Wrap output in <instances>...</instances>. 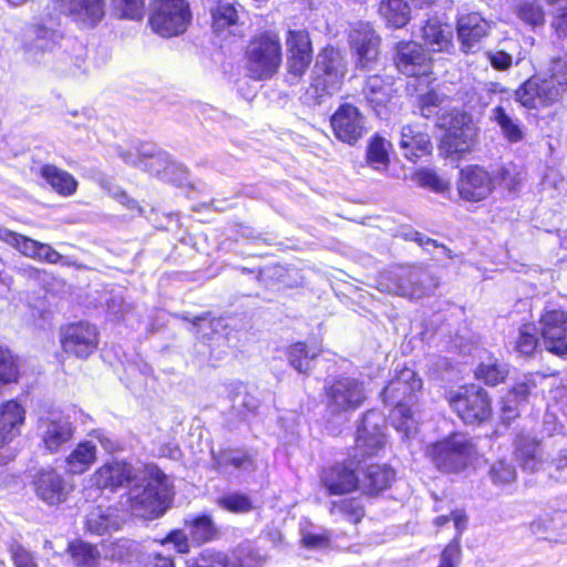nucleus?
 Returning a JSON list of instances; mask_svg holds the SVG:
<instances>
[{
	"label": "nucleus",
	"instance_id": "1",
	"mask_svg": "<svg viewBox=\"0 0 567 567\" xmlns=\"http://www.w3.org/2000/svg\"><path fill=\"white\" fill-rule=\"evenodd\" d=\"M422 388V381L411 369H403L392 379L382 392L383 401L394 405L390 420L398 432L402 433V440L413 437L417 432V421L414 417L413 405L416 402V393Z\"/></svg>",
	"mask_w": 567,
	"mask_h": 567
},
{
	"label": "nucleus",
	"instance_id": "2",
	"mask_svg": "<svg viewBox=\"0 0 567 567\" xmlns=\"http://www.w3.org/2000/svg\"><path fill=\"white\" fill-rule=\"evenodd\" d=\"M167 496L165 475L157 466L146 465L128 491L132 514L144 519H154L165 512Z\"/></svg>",
	"mask_w": 567,
	"mask_h": 567
},
{
	"label": "nucleus",
	"instance_id": "3",
	"mask_svg": "<svg viewBox=\"0 0 567 567\" xmlns=\"http://www.w3.org/2000/svg\"><path fill=\"white\" fill-rule=\"evenodd\" d=\"M437 287V278L426 268L417 266H398L380 272L377 278L379 291L409 299L430 296Z\"/></svg>",
	"mask_w": 567,
	"mask_h": 567
},
{
	"label": "nucleus",
	"instance_id": "4",
	"mask_svg": "<svg viewBox=\"0 0 567 567\" xmlns=\"http://www.w3.org/2000/svg\"><path fill=\"white\" fill-rule=\"evenodd\" d=\"M347 71V62L340 51L326 48L318 54L310 86L317 104L341 90Z\"/></svg>",
	"mask_w": 567,
	"mask_h": 567
},
{
	"label": "nucleus",
	"instance_id": "5",
	"mask_svg": "<svg viewBox=\"0 0 567 567\" xmlns=\"http://www.w3.org/2000/svg\"><path fill=\"white\" fill-rule=\"evenodd\" d=\"M426 455L444 473H458L478 455L476 443L465 434L456 433L427 446Z\"/></svg>",
	"mask_w": 567,
	"mask_h": 567
},
{
	"label": "nucleus",
	"instance_id": "6",
	"mask_svg": "<svg viewBox=\"0 0 567 567\" xmlns=\"http://www.w3.org/2000/svg\"><path fill=\"white\" fill-rule=\"evenodd\" d=\"M192 21V12L186 0H152L148 24L163 38L183 34Z\"/></svg>",
	"mask_w": 567,
	"mask_h": 567
},
{
	"label": "nucleus",
	"instance_id": "7",
	"mask_svg": "<svg viewBox=\"0 0 567 567\" xmlns=\"http://www.w3.org/2000/svg\"><path fill=\"white\" fill-rule=\"evenodd\" d=\"M247 70L251 78L272 76L281 63V44L276 33L265 32L252 39L247 48Z\"/></svg>",
	"mask_w": 567,
	"mask_h": 567
},
{
	"label": "nucleus",
	"instance_id": "8",
	"mask_svg": "<svg viewBox=\"0 0 567 567\" xmlns=\"http://www.w3.org/2000/svg\"><path fill=\"white\" fill-rule=\"evenodd\" d=\"M327 410L332 415L359 409L367 400L364 383L352 377H340L326 386Z\"/></svg>",
	"mask_w": 567,
	"mask_h": 567
},
{
	"label": "nucleus",
	"instance_id": "9",
	"mask_svg": "<svg viewBox=\"0 0 567 567\" xmlns=\"http://www.w3.org/2000/svg\"><path fill=\"white\" fill-rule=\"evenodd\" d=\"M449 402L467 424L481 423L491 416V400L487 392L475 385L450 393Z\"/></svg>",
	"mask_w": 567,
	"mask_h": 567
},
{
	"label": "nucleus",
	"instance_id": "10",
	"mask_svg": "<svg viewBox=\"0 0 567 567\" xmlns=\"http://www.w3.org/2000/svg\"><path fill=\"white\" fill-rule=\"evenodd\" d=\"M75 427L69 416L58 411H50L39 416L37 434L41 439L43 447L50 453H56L70 442Z\"/></svg>",
	"mask_w": 567,
	"mask_h": 567
},
{
	"label": "nucleus",
	"instance_id": "11",
	"mask_svg": "<svg viewBox=\"0 0 567 567\" xmlns=\"http://www.w3.org/2000/svg\"><path fill=\"white\" fill-rule=\"evenodd\" d=\"M61 343L66 353L85 359L97 348V329L84 321L69 324L62 331Z\"/></svg>",
	"mask_w": 567,
	"mask_h": 567
},
{
	"label": "nucleus",
	"instance_id": "12",
	"mask_svg": "<svg viewBox=\"0 0 567 567\" xmlns=\"http://www.w3.org/2000/svg\"><path fill=\"white\" fill-rule=\"evenodd\" d=\"M336 137L350 145L355 144L365 133L364 116L350 103L341 104L331 116Z\"/></svg>",
	"mask_w": 567,
	"mask_h": 567
},
{
	"label": "nucleus",
	"instance_id": "13",
	"mask_svg": "<svg viewBox=\"0 0 567 567\" xmlns=\"http://www.w3.org/2000/svg\"><path fill=\"white\" fill-rule=\"evenodd\" d=\"M539 330L545 348L553 353H567V312L545 310L539 319Z\"/></svg>",
	"mask_w": 567,
	"mask_h": 567
},
{
	"label": "nucleus",
	"instance_id": "14",
	"mask_svg": "<svg viewBox=\"0 0 567 567\" xmlns=\"http://www.w3.org/2000/svg\"><path fill=\"white\" fill-rule=\"evenodd\" d=\"M460 197L467 202H480L493 192V178L478 165H470L461 169L457 182Z\"/></svg>",
	"mask_w": 567,
	"mask_h": 567
},
{
	"label": "nucleus",
	"instance_id": "15",
	"mask_svg": "<svg viewBox=\"0 0 567 567\" xmlns=\"http://www.w3.org/2000/svg\"><path fill=\"white\" fill-rule=\"evenodd\" d=\"M381 422V416L375 412L364 414L357 432L354 457L374 455L384 446L385 439Z\"/></svg>",
	"mask_w": 567,
	"mask_h": 567
},
{
	"label": "nucleus",
	"instance_id": "16",
	"mask_svg": "<svg viewBox=\"0 0 567 567\" xmlns=\"http://www.w3.org/2000/svg\"><path fill=\"white\" fill-rule=\"evenodd\" d=\"M142 468L136 470L125 461H111L99 467L92 475L93 485L99 488L116 489L125 483L136 482Z\"/></svg>",
	"mask_w": 567,
	"mask_h": 567
},
{
	"label": "nucleus",
	"instance_id": "17",
	"mask_svg": "<svg viewBox=\"0 0 567 567\" xmlns=\"http://www.w3.org/2000/svg\"><path fill=\"white\" fill-rule=\"evenodd\" d=\"M394 62L398 70L408 76H420L430 72L431 60L421 44L408 41L396 45Z\"/></svg>",
	"mask_w": 567,
	"mask_h": 567
},
{
	"label": "nucleus",
	"instance_id": "18",
	"mask_svg": "<svg viewBox=\"0 0 567 567\" xmlns=\"http://www.w3.org/2000/svg\"><path fill=\"white\" fill-rule=\"evenodd\" d=\"M55 8L68 16H71L78 23L93 28L97 25L105 16L104 0H52Z\"/></svg>",
	"mask_w": 567,
	"mask_h": 567
},
{
	"label": "nucleus",
	"instance_id": "19",
	"mask_svg": "<svg viewBox=\"0 0 567 567\" xmlns=\"http://www.w3.org/2000/svg\"><path fill=\"white\" fill-rule=\"evenodd\" d=\"M289 72L302 75L312 60V45L306 30H289L286 38Z\"/></svg>",
	"mask_w": 567,
	"mask_h": 567
},
{
	"label": "nucleus",
	"instance_id": "20",
	"mask_svg": "<svg viewBox=\"0 0 567 567\" xmlns=\"http://www.w3.org/2000/svg\"><path fill=\"white\" fill-rule=\"evenodd\" d=\"M37 496L48 505L64 503L71 486L53 470H41L33 481Z\"/></svg>",
	"mask_w": 567,
	"mask_h": 567
},
{
	"label": "nucleus",
	"instance_id": "21",
	"mask_svg": "<svg viewBox=\"0 0 567 567\" xmlns=\"http://www.w3.org/2000/svg\"><path fill=\"white\" fill-rule=\"evenodd\" d=\"M456 30L462 51L475 52L482 39L487 35L488 23L478 13L463 14Z\"/></svg>",
	"mask_w": 567,
	"mask_h": 567
},
{
	"label": "nucleus",
	"instance_id": "22",
	"mask_svg": "<svg viewBox=\"0 0 567 567\" xmlns=\"http://www.w3.org/2000/svg\"><path fill=\"white\" fill-rule=\"evenodd\" d=\"M320 484L329 495H342L359 488V477L352 468L337 464L322 471Z\"/></svg>",
	"mask_w": 567,
	"mask_h": 567
},
{
	"label": "nucleus",
	"instance_id": "23",
	"mask_svg": "<svg viewBox=\"0 0 567 567\" xmlns=\"http://www.w3.org/2000/svg\"><path fill=\"white\" fill-rule=\"evenodd\" d=\"M61 39L60 34L43 25H32L25 33V53L33 62H41L42 56L51 52Z\"/></svg>",
	"mask_w": 567,
	"mask_h": 567
},
{
	"label": "nucleus",
	"instance_id": "24",
	"mask_svg": "<svg viewBox=\"0 0 567 567\" xmlns=\"http://www.w3.org/2000/svg\"><path fill=\"white\" fill-rule=\"evenodd\" d=\"M393 93L392 82L381 74L369 75L362 89V95L371 109L381 115L391 102Z\"/></svg>",
	"mask_w": 567,
	"mask_h": 567
},
{
	"label": "nucleus",
	"instance_id": "25",
	"mask_svg": "<svg viewBox=\"0 0 567 567\" xmlns=\"http://www.w3.org/2000/svg\"><path fill=\"white\" fill-rule=\"evenodd\" d=\"M514 455L524 471L535 472L543 463L540 442L526 433H518L514 440Z\"/></svg>",
	"mask_w": 567,
	"mask_h": 567
},
{
	"label": "nucleus",
	"instance_id": "26",
	"mask_svg": "<svg viewBox=\"0 0 567 567\" xmlns=\"http://www.w3.org/2000/svg\"><path fill=\"white\" fill-rule=\"evenodd\" d=\"M516 100L525 107L533 109L540 104H547L557 101V91L548 87L543 80L530 78L522 84L515 92Z\"/></svg>",
	"mask_w": 567,
	"mask_h": 567
},
{
	"label": "nucleus",
	"instance_id": "27",
	"mask_svg": "<svg viewBox=\"0 0 567 567\" xmlns=\"http://www.w3.org/2000/svg\"><path fill=\"white\" fill-rule=\"evenodd\" d=\"M456 124L449 127L445 135V143L449 150L454 153H465L471 150L475 140V128L467 116L455 117Z\"/></svg>",
	"mask_w": 567,
	"mask_h": 567
},
{
	"label": "nucleus",
	"instance_id": "28",
	"mask_svg": "<svg viewBox=\"0 0 567 567\" xmlns=\"http://www.w3.org/2000/svg\"><path fill=\"white\" fill-rule=\"evenodd\" d=\"M400 147L406 158L415 161L417 157L430 154L432 144L426 133L406 125L401 130Z\"/></svg>",
	"mask_w": 567,
	"mask_h": 567
},
{
	"label": "nucleus",
	"instance_id": "29",
	"mask_svg": "<svg viewBox=\"0 0 567 567\" xmlns=\"http://www.w3.org/2000/svg\"><path fill=\"white\" fill-rule=\"evenodd\" d=\"M394 478V471L386 465L371 464L359 478V489L365 494L377 495L388 488Z\"/></svg>",
	"mask_w": 567,
	"mask_h": 567
},
{
	"label": "nucleus",
	"instance_id": "30",
	"mask_svg": "<svg viewBox=\"0 0 567 567\" xmlns=\"http://www.w3.org/2000/svg\"><path fill=\"white\" fill-rule=\"evenodd\" d=\"M25 420L24 408L14 400H9L0 408V437L13 440L20 433Z\"/></svg>",
	"mask_w": 567,
	"mask_h": 567
},
{
	"label": "nucleus",
	"instance_id": "31",
	"mask_svg": "<svg viewBox=\"0 0 567 567\" xmlns=\"http://www.w3.org/2000/svg\"><path fill=\"white\" fill-rule=\"evenodd\" d=\"M39 174L61 196H71L78 189V181L74 176L54 165L45 164L41 166Z\"/></svg>",
	"mask_w": 567,
	"mask_h": 567
},
{
	"label": "nucleus",
	"instance_id": "32",
	"mask_svg": "<svg viewBox=\"0 0 567 567\" xmlns=\"http://www.w3.org/2000/svg\"><path fill=\"white\" fill-rule=\"evenodd\" d=\"M452 28L441 23L436 18L429 19L422 28V39L434 52L447 51L452 45Z\"/></svg>",
	"mask_w": 567,
	"mask_h": 567
},
{
	"label": "nucleus",
	"instance_id": "33",
	"mask_svg": "<svg viewBox=\"0 0 567 567\" xmlns=\"http://www.w3.org/2000/svg\"><path fill=\"white\" fill-rule=\"evenodd\" d=\"M95 461V444L90 441L81 442L65 458L66 471L71 474H83Z\"/></svg>",
	"mask_w": 567,
	"mask_h": 567
},
{
	"label": "nucleus",
	"instance_id": "34",
	"mask_svg": "<svg viewBox=\"0 0 567 567\" xmlns=\"http://www.w3.org/2000/svg\"><path fill=\"white\" fill-rule=\"evenodd\" d=\"M101 549L104 559L128 563L138 551V544L128 538L103 540L101 543Z\"/></svg>",
	"mask_w": 567,
	"mask_h": 567
},
{
	"label": "nucleus",
	"instance_id": "35",
	"mask_svg": "<svg viewBox=\"0 0 567 567\" xmlns=\"http://www.w3.org/2000/svg\"><path fill=\"white\" fill-rule=\"evenodd\" d=\"M213 467L220 472H226L228 466H233L236 470H248L252 468V458L240 451L236 450H224L220 452H213Z\"/></svg>",
	"mask_w": 567,
	"mask_h": 567
},
{
	"label": "nucleus",
	"instance_id": "36",
	"mask_svg": "<svg viewBox=\"0 0 567 567\" xmlns=\"http://www.w3.org/2000/svg\"><path fill=\"white\" fill-rule=\"evenodd\" d=\"M69 553L76 567H99L102 549L89 543L79 540L69 545Z\"/></svg>",
	"mask_w": 567,
	"mask_h": 567
},
{
	"label": "nucleus",
	"instance_id": "37",
	"mask_svg": "<svg viewBox=\"0 0 567 567\" xmlns=\"http://www.w3.org/2000/svg\"><path fill=\"white\" fill-rule=\"evenodd\" d=\"M379 12L394 28H402L410 21V7L404 0H382Z\"/></svg>",
	"mask_w": 567,
	"mask_h": 567
},
{
	"label": "nucleus",
	"instance_id": "38",
	"mask_svg": "<svg viewBox=\"0 0 567 567\" xmlns=\"http://www.w3.org/2000/svg\"><path fill=\"white\" fill-rule=\"evenodd\" d=\"M493 118L502 130L504 137L509 143H518L524 138V132L520 124L514 121L502 106L493 110Z\"/></svg>",
	"mask_w": 567,
	"mask_h": 567
},
{
	"label": "nucleus",
	"instance_id": "39",
	"mask_svg": "<svg viewBox=\"0 0 567 567\" xmlns=\"http://www.w3.org/2000/svg\"><path fill=\"white\" fill-rule=\"evenodd\" d=\"M0 240L11 245L18 249L22 255L37 258L40 241L22 236L18 233L11 231L7 228L0 227Z\"/></svg>",
	"mask_w": 567,
	"mask_h": 567
},
{
	"label": "nucleus",
	"instance_id": "40",
	"mask_svg": "<svg viewBox=\"0 0 567 567\" xmlns=\"http://www.w3.org/2000/svg\"><path fill=\"white\" fill-rule=\"evenodd\" d=\"M86 527L89 532L102 535L110 529H117L118 522L110 509L96 508L87 515Z\"/></svg>",
	"mask_w": 567,
	"mask_h": 567
},
{
	"label": "nucleus",
	"instance_id": "41",
	"mask_svg": "<svg viewBox=\"0 0 567 567\" xmlns=\"http://www.w3.org/2000/svg\"><path fill=\"white\" fill-rule=\"evenodd\" d=\"M543 81L548 87L557 91V100L567 90V56L558 58L551 61L549 75Z\"/></svg>",
	"mask_w": 567,
	"mask_h": 567
},
{
	"label": "nucleus",
	"instance_id": "42",
	"mask_svg": "<svg viewBox=\"0 0 567 567\" xmlns=\"http://www.w3.org/2000/svg\"><path fill=\"white\" fill-rule=\"evenodd\" d=\"M111 6L120 19L141 21L145 14V0H111Z\"/></svg>",
	"mask_w": 567,
	"mask_h": 567
},
{
	"label": "nucleus",
	"instance_id": "43",
	"mask_svg": "<svg viewBox=\"0 0 567 567\" xmlns=\"http://www.w3.org/2000/svg\"><path fill=\"white\" fill-rule=\"evenodd\" d=\"M351 43L354 50H362L368 47H379L380 39L368 22H359L350 33Z\"/></svg>",
	"mask_w": 567,
	"mask_h": 567
},
{
	"label": "nucleus",
	"instance_id": "44",
	"mask_svg": "<svg viewBox=\"0 0 567 567\" xmlns=\"http://www.w3.org/2000/svg\"><path fill=\"white\" fill-rule=\"evenodd\" d=\"M367 162L375 169H385L389 165L386 141L383 137L374 136L367 150Z\"/></svg>",
	"mask_w": 567,
	"mask_h": 567
},
{
	"label": "nucleus",
	"instance_id": "45",
	"mask_svg": "<svg viewBox=\"0 0 567 567\" xmlns=\"http://www.w3.org/2000/svg\"><path fill=\"white\" fill-rule=\"evenodd\" d=\"M318 355L317 352L307 349L302 342L292 344L288 352L290 364L300 373H306L310 370L311 361Z\"/></svg>",
	"mask_w": 567,
	"mask_h": 567
},
{
	"label": "nucleus",
	"instance_id": "46",
	"mask_svg": "<svg viewBox=\"0 0 567 567\" xmlns=\"http://www.w3.org/2000/svg\"><path fill=\"white\" fill-rule=\"evenodd\" d=\"M506 375V367L494 359L481 363L476 370L477 379H482L488 385H495L504 381Z\"/></svg>",
	"mask_w": 567,
	"mask_h": 567
},
{
	"label": "nucleus",
	"instance_id": "47",
	"mask_svg": "<svg viewBox=\"0 0 567 567\" xmlns=\"http://www.w3.org/2000/svg\"><path fill=\"white\" fill-rule=\"evenodd\" d=\"M538 347L537 328L533 323L523 324L518 329L515 349L523 355H532Z\"/></svg>",
	"mask_w": 567,
	"mask_h": 567
},
{
	"label": "nucleus",
	"instance_id": "48",
	"mask_svg": "<svg viewBox=\"0 0 567 567\" xmlns=\"http://www.w3.org/2000/svg\"><path fill=\"white\" fill-rule=\"evenodd\" d=\"M488 476L495 485H507L515 482L517 473L512 463L501 458L489 466Z\"/></svg>",
	"mask_w": 567,
	"mask_h": 567
},
{
	"label": "nucleus",
	"instance_id": "49",
	"mask_svg": "<svg viewBox=\"0 0 567 567\" xmlns=\"http://www.w3.org/2000/svg\"><path fill=\"white\" fill-rule=\"evenodd\" d=\"M243 384L240 382H233L229 384L228 398L233 402L231 409L236 411L241 417H245V409L247 412L254 413L259 408V401L249 393H245L241 402L237 405L236 400L240 395Z\"/></svg>",
	"mask_w": 567,
	"mask_h": 567
},
{
	"label": "nucleus",
	"instance_id": "50",
	"mask_svg": "<svg viewBox=\"0 0 567 567\" xmlns=\"http://www.w3.org/2000/svg\"><path fill=\"white\" fill-rule=\"evenodd\" d=\"M186 524L189 525L192 537L199 543L210 540L216 533L214 523L210 517L206 515L186 520Z\"/></svg>",
	"mask_w": 567,
	"mask_h": 567
},
{
	"label": "nucleus",
	"instance_id": "51",
	"mask_svg": "<svg viewBox=\"0 0 567 567\" xmlns=\"http://www.w3.org/2000/svg\"><path fill=\"white\" fill-rule=\"evenodd\" d=\"M213 28L219 32L226 27L233 25L237 22V11L231 3L219 2L213 10Z\"/></svg>",
	"mask_w": 567,
	"mask_h": 567
},
{
	"label": "nucleus",
	"instance_id": "52",
	"mask_svg": "<svg viewBox=\"0 0 567 567\" xmlns=\"http://www.w3.org/2000/svg\"><path fill=\"white\" fill-rule=\"evenodd\" d=\"M518 17L530 25H542L545 21L544 11L537 1L524 0L517 7Z\"/></svg>",
	"mask_w": 567,
	"mask_h": 567
},
{
	"label": "nucleus",
	"instance_id": "53",
	"mask_svg": "<svg viewBox=\"0 0 567 567\" xmlns=\"http://www.w3.org/2000/svg\"><path fill=\"white\" fill-rule=\"evenodd\" d=\"M331 513H339L353 524L359 523L364 515L363 506L358 499L353 498L332 503Z\"/></svg>",
	"mask_w": 567,
	"mask_h": 567
},
{
	"label": "nucleus",
	"instance_id": "54",
	"mask_svg": "<svg viewBox=\"0 0 567 567\" xmlns=\"http://www.w3.org/2000/svg\"><path fill=\"white\" fill-rule=\"evenodd\" d=\"M492 178L493 187L495 184H499L504 185L509 190L516 189L522 182L520 172L513 164L497 168Z\"/></svg>",
	"mask_w": 567,
	"mask_h": 567
},
{
	"label": "nucleus",
	"instance_id": "55",
	"mask_svg": "<svg viewBox=\"0 0 567 567\" xmlns=\"http://www.w3.org/2000/svg\"><path fill=\"white\" fill-rule=\"evenodd\" d=\"M413 181L420 186L430 188L434 192H444L449 187V183L431 169H419L413 174Z\"/></svg>",
	"mask_w": 567,
	"mask_h": 567
},
{
	"label": "nucleus",
	"instance_id": "56",
	"mask_svg": "<svg viewBox=\"0 0 567 567\" xmlns=\"http://www.w3.org/2000/svg\"><path fill=\"white\" fill-rule=\"evenodd\" d=\"M217 503L224 509L237 514L248 513L252 509V503L249 497L237 493L219 497Z\"/></svg>",
	"mask_w": 567,
	"mask_h": 567
},
{
	"label": "nucleus",
	"instance_id": "57",
	"mask_svg": "<svg viewBox=\"0 0 567 567\" xmlns=\"http://www.w3.org/2000/svg\"><path fill=\"white\" fill-rule=\"evenodd\" d=\"M138 167L154 175L159 174L168 167L167 155L163 152L144 154L143 158L138 157Z\"/></svg>",
	"mask_w": 567,
	"mask_h": 567
},
{
	"label": "nucleus",
	"instance_id": "58",
	"mask_svg": "<svg viewBox=\"0 0 567 567\" xmlns=\"http://www.w3.org/2000/svg\"><path fill=\"white\" fill-rule=\"evenodd\" d=\"M379 64V47H368L362 50H355V68L371 72L377 70Z\"/></svg>",
	"mask_w": 567,
	"mask_h": 567
},
{
	"label": "nucleus",
	"instance_id": "59",
	"mask_svg": "<svg viewBox=\"0 0 567 567\" xmlns=\"http://www.w3.org/2000/svg\"><path fill=\"white\" fill-rule=\"evenodd\" d=\"M444 97L435 92H427L419 97V109L422 116L430 118L439 113Z\"/></svg>",
	"mask_w": 567,
	"mask_h": 567
},
{
	"label": "nucleus",
	"instance_id": "60",
	"mask_svg": "<svg viewBox=\"0 0 567 567\" xmlns=\"http://www.w3.org/2000/svg\"><path fill=\"white\" fill-rule=\"evenodd\" d=\"M18 368L9 350L0 348V383H9L17 379Z\"/></svg>",
	"mask_w": 567,
	"mask_h": 567
},
{
	"label": "nucleus",
	"instance_id": "61",
	"mask_svg": "<svg viewBox=\"0 0 567 567\" xmlns=\"http://www.w3.org/2000/svg\"><path fill=\"white\" fill-rule=\"evenodd\" d=\"M189 321L193 324V331L197 334H200L203 338L208 337V330L212 332H217L218 329L223 327L220 319L208 320V313L195 317Z\"/></svg>",
	"mask_w": 567,
	"mask_h": 567
},
{
	"label": "nucleus",
	"instance_id": "62",
	"mask_svg": "<svg viewBox=\"0 0 567 567\" xmlns=\"http://www.w3.org/2000/svg\"><path fill=\"white\" fill-rule=\"evenodd\" d=\"M535 388V381L530 377H524V379L517 382L508 392V400L522 403L527 400Z\"/></svg>",
	"mask_w": 567,
	"mask_h": 567
},
{
	"label": "nucleus",
	"instance_id": "63",
	"mask_svg": "<svg viewBox=\"0 0 567 567\" xmlns=\"http://www.w3.org/2000/svg\"><path fill=\"white\" fill-rule=\"evenodd\" d=\"M11 558L16 567H37L33 555L19 544L10 547Z\"/></svg>",
	"mask_w": 567,
	"mask_h": 567
},
{
	"label": "nucleus",
	"instance_id": "64",
	"mask_svg": "<svg viewBox=\"0 0 567 567\" xmlns=\"http://www.w3.org/2000/svg\"><path fill=\"white\" fill-rule=\"evenodd\" d=\"M461 547L458 542H451L441 554L439 567H455L460 560Z\"/></svg>",
	"mask_w": 567,
	"mask_h": 567
}]
</instances>
